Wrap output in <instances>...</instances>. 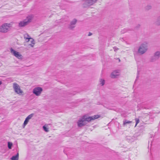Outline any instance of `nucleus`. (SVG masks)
<instances>
[{"label": "nucleus", "mask_w": 160, "mask_h": 160, "mask_svg": "<svg viewBox=\"0 0 160 160\" xmlns=\"http://www.w3.org/2000/svg\"><path fill=\"white\" fill-rule=\"evenodd\" d=\"M98 0H86L83 4V8H85L90 6L95 2Z\"/></svg>", "instance_id": "nucleus-7"}, {"label": "nucleus", "mask_w": 160, "mask_h": 160, "mask_svg": "<svg viewBox=\"0 0 160 160\" xmlns=\"http://www.w3.org/2000/svg\"><path fill=\"white\" fill-rule=\"evenodd\" d=\"M151 8V6L150 5H148L146 7V9L147 10H149Z\"/></svg>", "instance_id": "nucleus-25"}, {"label": "nucleus", "mask_w": 160, "mask_h": 160, "mask_svg": "<svg viewBox=\"0 0 160 160\" xmlns=\"http://www.w3.org/2000/svg\"><path fill=\"white\" fill-rule=\"evenodd\" d=\"M13 88L15 92L18 94H19L23 92L20 89V86L16 83H13Z\"/></svg>", "instance_id": "nucleus-9"}, {"label": "nucleus", "mask_w": 160, "mask_h": 160, "mask_svg": "<svg viewBox=\"0 0 160 160\" xmlns=\"http://www.w3.org/2000/svg\"><path fill=\"white\" fill-rule=\"evenodd\" d=\"M43 128L44 131H45L46 132H48V128H47L45 126H43Z\"/></svg>", "instance_id": "nucleus-22"}, {"label": "nucleus", "mask_w": 160, "mask_h": 160, "mask_svg": "<svg viewBox=\"0 0 160 160\" xmlns=\"http://www.w3.org/2000/svg\"><path fill=\"white\" fill-rule=\"evenodd\" d=\"M29 121V120L27 118H26L24 122L23 125L24 126L26 125L28 123V122Z\"/></svg>", "instance_id": "nucleus-19"}, {"label": "nucleus", "mask_w": 160, "mask_h": 160, "mask_svg": "<svg viewBox=\"0 0 160 160\" xmlns=\"http://www.w3.org/2000/svg\"><path fill=\"white\" fill-rule=\"evenodd\" d=\"M131 30L129 29H127L126 28H124L123 29L122 31H121V32L122 33H124L126 32H127L128 31H130Z\"/></svg>", "instance_id": "nucleus-17"}, {"label": "nucleus", "mask_w": 160, "mask_h": 160, "mask_svg": "<svg viewBox=\"0 0 160 160\" xmlns=\"http://www.w3.org/2000/svg\"><path fill=\"white\" fill-rule=\"evenodd\" d=\"M100 117L99 115H95L92 116H87L86 115H83L82 117L84 122L87 121L89 122L92 121L94 120L95 119H98Z\"/></svg>", "instance_id": "nucleus-2"}, {"label": "nucleus", "mask_w": 160, "mask_h": 160, "mask_svg": "<svg viewBox=\"0 0 160 160\" xmlns=\"http://www.w3.org/2000/svg\"><path fill=\"white\" fill-rule=\"evenodd\" d=\"M140 27V25H138L136 27H135V28L136 29H137L138 28H139Z\"/></svg>", "instance_id": "nucleus-27"}, {"label": "nucleus", "mask_w": 160, "mask_h": 160, "mask_svg": "<svg viewBox=\"0 0 160 160\" xmlns=\"http://www.w3.org/2000/svg\"><path fill=\"white\" fill-rule=\"evenodd\" d=\"M131 122V121H128L127 120L124 119L123 121V125H125L127 124H130Z\"/></svg>", "instance_id": "nucleus-16"}, {"label": "nucleus", "mask_w": 160, "mask_h": 160, "mask_svg": "<svg viewBox=\"0 0 160 160\" xmlns=\"http://www.w3.org/2000/svg\"><path fill=\"white\" fill-rule=\"evenodd\" d=\"M30 36L28 34H25L24 35V39L27 40V42H28L29 41L31 42V43L29 44V45L31 46V47H33L35 44V41L32 38L29 37Z\"/></svg>", "instance_id": "nucleus-5"}, {"label": "nucleus", "mask_w": 160, "mask_h": 160, "mask_svg": "<svg viewBox=\"0 0 160 160\" xmlns=\"http://www.w3.org/2000/svg\"><path fill=\"white\" fill-rule=\"evenodd\" d=\"M119 72L117 71L112 72L111 74V77L112 78H116L119 75Z\"/></svg>", "instance_id": "nucleus-14"}, {"label": "nucleus", "mask_w": 160, "mask_h": 160, "mask_svg": "<svg viewBox=\"0 0 160 160\" xmlns=\"http://www.w3.org/2000/svg\"><path fill=\"white\" fill-rule=\"evenodd\" d=\"M156 24L159 25H160V16L157 19V20L156 22Z\"/></svg>", "instance_id": "nucleus-20"}, {"label": "nucleus", "mask_w": 160, "mask_h": 160, "mask_svg": "<svg viewBox=\"0 0 160 160\" xmlns=\"http://www.w3.org/2000/svg\"><path fill=\"white\" fill-rule=\"evenodd\" d=\"M42 90H43L42 88L36 87L33 89L32 92L36 96H39L40 95Z\"/></svg>", "instance_id": "nucleus-8"}, {"label": "nucleus", "mask_w": 160, "mask_h": 160, "mask_svg": "<svg viewBox=\"0 0 160 160\" xmlns=\"http://www.w3.org/2000/svg\"><path fill=\"white\" fill-rule=\"evenodd\" d=\"M19 155V153L18 152L16 155L12 156L11 158V159L12 160H18Z\"/></svg>", "instance_id": "nucleus-15"}, {"label": "nucleus", "mask_w": 160, "mask_h": 160, "mask_svg": "<svg viewBox=\"0 0 160 160\" xmlns=\"http://www.w3.org/2000/svg\"><path fill=\"white\" fill-rule=\"evenodd\" d=\"M100 84H101V86H103L105 83V80L104 79H101L100 81Z\"/></svg>", "instance_id": "nucleus-23"}, {"label": "nucleus", "mask_w": 160, "mask_h": 160, "mask_svg": "<svg viewBox=\"0 0 160 160\" xmlns=\"http://www.w3.org/2000/svg\"><path fill=\"white\" fill-rule=\"evenodd\" d=\"M33 18V16L32 15L27 16L26 19H24L22 21L18 23V27L21 28L24 27L28 25L29 23L31 22Z\"/></svg>", "instance_id": "nucleus-1"}, {"label": "nucleus", "mask_w": 160, "mask_h": 160, "mask_svg": "<svg viewBox=\"0 0 160 160\" xmlns=\"http://www.w3.org/2000/svg\"><path fill=\"white\" fill-rule=\"evenodd\" d=\"M34 115V113H32V114H30L27 117V118L29 120L30 119H31L33 117Z\"/></svg>", "instance_id": "nucleus-21"}, {"label": "nucleus", "mask_w": 160, "mask_h": 160, "mask_svg": "<svg viewBox=\"0 0 160 160\" xmlns=\"http://www.w3.org/2000/svg\"><path fill=\"white\" fill-rule=\"evenodd\" d=\"M139 71L138 70V72H137V77L136 79V80H137V79H138V78L139 76H138V74H139Z\"/></svg>", "instance_id": "nucleus-26"}, {"label": "nucleus", "mask_w": 160, "mask_h": 160, "mask_svg": "<svg viewBox=\"0 0 160 160\" xmlns=\"http://www.w3.org/2000/svg\"><path fill=\"white\" fill-rule=\"evenodd\" d=\"M136 139L135 136H127L126 137L127 140L129 142H132Z\"/></svg>", "instance_id": "nucleus-13"}, {"label": "nucleus", "mask_w": 160, "mask_h": 160, "mask_svg": "<svg viewBox=\"0 0 160 160\" xmlns=\"http://www.w3.org/2000/svg\"><path fill=\"white\" fill-rule=\"evenodd\" d=\"M78 127H81L85 125L86 124L83 119L82 118L79 119L77 122Z\"/></svg>", "instance_id": "nucleus-12"}, {"label": "nucleus", "mask_w": 160, "mask_h": 160, "mask_svg": "<svg viewBox=\"0 0 160 160\" xmlns=\"http://www.w3.org/2000/svg\"><path fill=\"white\" fill-rule=\"evenodd\" d=\"M92 33L90 32H89V33H88V36H90L91 35H92Z\"/></svg>", "instance_id": "nucleus-28"}, {"label": "nucleus", "mask_w": 160, "mask_h": 160, "mask_svg": "<svg viewBox=\"0 0 160 160\" xmlns=\"http://www.w3.org/2000/svg\"><path fill=\"white\" fill-rule=\"evenodd\" d=\"M10 51L12 53L13 55L18 58L20 59L21 58L22 55L19 52L15 51L12 48H10Z\"/></svg>", "instance_id": "nucleus-10"}, {"label": "nucleus", "mask_w": 160, "mask_h": 160, "mask_svg": "<svg viewBox=\"0 0 160 160\" xmlns=\"http://www.w3.org/2000/svg\"><path fill=\"white\" fill-rule=\"evenodd\" d=\"M147 44L144 42L139 47L138 49V52L141 54H143L147 51Z\"/></svg>", "instance_id": "nucleus-3"}, {"label": "nucleus", "mask_w": 160, "mask_h": 160, "mask_svg": "<svg viewBox=\"0 0 160 160\" xmlns=\"http://www.w3.org/2000/svg\"><path fill=\"white\" fill-rule=\"evenodd\" d=\"M12 143L10 142H8V147L9 149H11L12 147Z\"/></svg>", "instance_id": "nucleus-18"}, {"label": "nucleus", "mask_w": 160, "mask_h": 160, "mask_svg": "<svg viewBox=\"0 0 160 160\" xmlns=\"http://www.w3.org/2000/svg\"><path fill=\"white\" fill-rule=\"evenodd\" d=\"M160 58V52L157 51L155 52L152 56L150 58V61L151 62H155L159 59Z\"/></svg>", "instance_id": "nucleus-4"}, {"label": "nucleus", "mask_w": 160, "mask_h": 160, "mask_svg": "<svg viewBox=\"0 0 160 160\" xmlns=\"http://www.w3.org/2000/svg\"><path fill=\"white\" fill-rule=\"evenodd\" d=\"M135 120L136 121V124L135 127L137 125V124L139 122V119L138 118H136L135 119Z\"/></svg>", "instance_id": "nucleus-24"}, {"label": "nucleus", "mask_w": 160, "mask_h": 160, "mask_svg": "<svg viewBox=\"0 0 160 160\" xmlns=\"http://www.w3.org/2000/svg\"><path fill=\"white\" fill-rule=\"evenodd\" d=\"M77 22V20L76 19H74L70 22L68 26V28L72 30L75 27V24Z\"/></svg>", "instance_id": "nucleus-11"}, {"label": "nucleus", "mask_w": 160, "mask_h": 160, "mask_svg": "<svg viewBox=\"0 0 160 160\" xmlns=\"http://www.w3.org/2000/svg\"><path fill=\"white\" fill-rule=\"evenodd\" d=\"M9 24L4 23L0 27V32H6L8 30L10 27Z\"/></svg>", "instance_id": "nucleus-6"}]
</instances>
